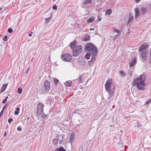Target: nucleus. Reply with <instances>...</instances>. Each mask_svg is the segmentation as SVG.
<instances>
[{"label": "nucleus", "mask_w": 151, "mask_h": 151, "mask_svg": "<svg viewBox=\"0 0 151 151\" xmlns=\"http://www.w3.org/2000/svg\"><path fill=\"white\" fill-rule=\"evenodd\" d=\"M146 76H139L135 78L133 81V86H136L139 90L144 91L145 90V85Z\"/></svg>", "instance_id": "obj_1"}, {"label": "nucleus", "mask_w": 151, "mask_h": 151, "mask_svg": "<svg viewBox=\"0 0 151 151\" xmlns=\"http://www.w3.org/2000/svg\"><path fill=\"white\" fill-rule=\"evenodd\" d=\"M77 42L74 41L71 42L70 46L71 48L73 51V55L74 57L77 56L81 53L83 49L82 46L80 45L77 46H75Z\"/></svg>", "instance_id": "obj_2"}, {"label": "nucleus", "mask_w": 151, "mask_h": 151, "mask_svg": "<svg viewBox=\"0 0 151 151\" xmlns=\"http://www.w3.org/2000/svg\"><path fill=\"white\" fill-rule=\"evenodd\" d=\"M149 45L146 43H144L139 47V51L141 52V56L144 60H146L147 58V52Z\"/></svg>", "instance_id": "obj_3"}, {"label": "nucleus", "mask_w": 151, "mask_h": 151, "mask_svg": "<svg viewBox=\"0 0 151 151\" xmlns=\"http://www.w3.org/2000/svg\"><path fill=\"white\" fill-rule=\"evenodd\" d=\"M85 50L88 51L91 53L98 52L97 49L92 44L88 43L86 44L85 48Z\"/></svg>", "instance_id": "obj_4"}, {"label": "nucleus", "mask_w": 151, "mask_h": 151, "mask_svg": "<svg viewBox=\"0 0 151 151\" xmlns=\"http://www.w3.org/2000/svg\"><path fill=\"white\" fill-rule=\"evenodd\" d=\"M112 79H110L107 80L105 84V88L107 91L111 90V85L112 83Z\"/></svg>", "instance_id": "obj_5"}, {"label": "nucleus", "mask_w": 151, "mask_h": 151, "mask_svg": "<svg viewBox=\"0 0 151 151\" xmlns=\"http://www.w3.org/2000/svg\"><path fill=\"white\" fill-rule=\"evenodd\" d=\"M61 58L64 61L69 62L71 60L72 58V56L70 54H65L62 55Z\"/></svg>", "instance_id": "obj_6"}, {"label": "nucleus", "mask_w": 151, "mask_h": 151, "mask_svg": "<svg viewBox=\"0 0 151 151\" xmlns=\"http://www.w3.org/2000/svg\"><path fill=\"white\" fill-rule=\"evenodd\" d=\"M44 106L41 103H40L37 106V109L36 112V115H39L40 113L43 111Z\"/></svg>", "instance_id": "obj_7"}, {"label": "nucleus", "mask_w": 151, "mask_h": 151, "mask_svg": "<svg viewBox=\"0 0 151 151\" xmlns=\"http://www.w3.org/2000/svg\"><path fill=\"white\" fill-rule=\"evenodd\" d=\"M44 88L45 90L47 92H48L50 89V83L48 81H46L44 83Z\"/></svg>", "instance_id": "obj_8"}, {"label": "nucleus", "mask_w": 151, "mask_h": 151, "mask_svg": "<svg viewBox=\"0 0 151 151\" xmlns=\"http://www.w3.org/2000/svg\"><path fill=\"white\" fill-rule=\"evenodd\" d=\"M140 11L142 15H145L147 13L148 10L146 8L141 7L140 8Z\"/></svg>", "instance_id": "obj_9"}, {"label": "nucleus", "mask_w": 151, "mask_h": 151, "mask_svg": "<svg viewBox=\"0 0 151 151\" xmlns=\"http://www.w3.org/2000/svg\"><path fill=\"white\" fill-rule=\"evenodd\" d=\"M57 137L58 138V140H59V144H61L62 143L64 139V137L62 135H58L57 136Z\"/></svg>", "instance_id": "obj_10"}, {"label": "nucleus", "mask_w": 151, "mask_h": 151, "mask_svg": "<svg viewBox=\"0 0 151 151\" xmlns=\"http://www.w3.org/2000/svg\"><path fill=\"white\" fill-rule=\"evenodd\" d=\"M135 18H137L140 15L139 10L138 8H136L135 9Z\"/></svg>", "instance_id": "obj_11"}, {"label": "nucleus", "mask_w": 151, "mask_h": 151, "mask_svg": "<svg viewBox=\"0 0 151 151\" xmlns=\"http://www.w3.org/2000/svg\"><path fill=\"white\" fill-rule=\"evenodd\" d=\"M97 52H96V53H91L92 56L91 58V61H94L96 60V56L97 55Z\"/></svg>", "instance_id": "obj_12"}, {"label": "nucleus", "mask_w": 151, "mask_h": 151, "mask_svg": "<svg viewBox=\"0 0 151 151\" xmlns=\"http://www.w3.org/2000/svg\"><path fill=\"white\" fill-rule=\"evenodd\" d=\"M136 63V60L135 58H134L133 60H131L130 64V67H133Z\"/></svg>", "instance_id": "obj_13"}, {"label": "nucleus", "mask_w": 151, "mask_h": 151, "mask_svg": "<svg viewBox=\"0 0 151 151\" xmlns=\"http://www.w3.org/2000/svg\"><path fill=\"white\" fill-rule=\"evenodd\" d=\"M49 14L50 15L49 17L45 18V22L46 24L47 23L49 22V20L51 19V17L52 15V13L51 12H50Z\"/></svg>", "instance_id": "obj_14"}, {"label": "nucleus", "mask_w": 151, "mask_h": 151, "mask_svg": "<svg viewBox=\"0 0 151 151\" xmlns=\"http://www.w3.org/2000/svg\"><path fill=\"white\" fill-rule=\"evenodd\" d=\"M109 93V97L108 99H109L111 97L113 96L114 95V91H107Z\"/></svg>", "instance_id": "obj_15"}, {"label": "nucleus", "mask_w": 151, "mask_h": 151, "mask_svg": "<svg viewBox=\"0 0 151 151\" xmlns=\"http://www.w3.org/2000/svg\"><path fill=\"white\" fill-rule=\"evenodd\" d=\"M7 85L6 84H4L1 87V93L4 92L7 87Z\"/></svg>", "instance_id": "obj_16"}, {"label": "nucleus", "mask_w": 151, "mask_h": 151, "mask_svg": "<svg viewBox=\"0 0 151 151\" xmlns=\"http://www.w3.org/2000/svg\"><path fill=\"white\" fill-rule=\"evenodd\" d=\"M55 151H66V150L63 147L61 146L55 149Z\"/></svg>", "instance_id": "obj_17"}, {"label": "nucleus", "mask_w": 151, "mask_h": 151, "mask_svg": "<svg viewBox=\"0 0 151 151\" xmlns=\"http://www.w3.org/2000/svg\"><path fill=\"white\" fill-rule=\"evenodd\" d=\"M72 84V82L71 81H68L65 83V85L67 86H70Z\"/></svg>", "instance_id": "obj_18"}, {"label": "nucleus", "mask_w": 151, "mask_h": 151, "mask_svg": "<svg viewBox=\"0 0 151 151\" xmlns=\"http://www.w3.org/2000/svg\"><path fill=\"white\" fill-rule=\"evenodd\" d=\"M133 16H132L131 14H130L129 15V20L128 21L127 24H129L132 22L133 20Z\"/></svg>", "instance_id": "obj_19"}, {"label": "nucleus", "mask_w": 151, "mask_h": 151, "mask_svg": "<svg viewBox=\"0 0 151 151\" xmlns=\"http://www.w3.org/2000/svg\"><path fill=\"white\" fill-rule=\"evenodd\" d=\"M53 142L54 145L57 146L58 142V139L57 138H55L53 140Z\"/></svg>", "instance_id": "obj_20"}, {"label": "nucleus", "mask_w": 151, "mask_h": 151, "mask_svg": "<svg viewBox=\"0 0 151 151\" xmlns=\"http://www.w3.org/2000/svg\"><path fill=\"white\" fill-rule=\"evenodd\" d=\"M91 55V53H87L86 55L85 56V58H86L87 59H88L90 58V57Z\"/></svg>", "instance_id": "obj_21"}, {"label": "nucleus", "mask_w": 151, "mask_h": 151, "mask_svg": "<svg viewBox=\"0 0 151 151\" xmlns=\"http://www.w3.org/2000/svg\"><path fill=\"white\" fill-rule=\"evenodd\" d=\"M20 108L19 107H17L16 109V111H14V114L17 115L19 114Z\"/></svg>", "instance_id": "obj_22"}, {"label": "nucleus", "mask_w": 151, "mask_h": 151, "mask_svg": "<svg viewBox=\"0 0 151 151\" xmlns=\"http://www.w3.org/2000/svg\"><path fill=\"white\" fill-rule=\"evenodd\" d=\"M112 13V10L111 9H109L107 10L106 14L110 15Z\"/></svg>", "instance_id": "obj_23"}, {"label": "nucleus", "mask_w": 151, "mask_h": 151, "mask_svg": "<svg viewBox=\"0 0 151 151\" xmlns=\"http://www.w3.org/2000/svg\"><path fill=\"white\" fill-rule=\"evenodd\" d=\"M91 2V0H86L83 2V4L85 5V4H88L90 3Z\"/></svg>", "instance_id": "obj_24"}, {"label": "nucleus", "mask_w": 151, "mask_h": 151, "mask_svg": "<svg viewBox=\"0 0 151 151\" xmlns=\"http://www.w3.org/2000/svg\"><path fill=\"white\" fill-rule=\"evenodd\" d=\"M74 138V135L73 134H71L70 136V142L72 141Z\"/></svg>", "instance_id": "obj_25"}, {"label": "nucleus", "mask_w": 151, "mask_h": 151, "mask_svg": "<svg viewBox=\"0 0 151 151\" xmlns=\"http://www.w3.org/2000/svg\"><path fill=\"white\" fill-rule=\"evenodd\" d=\"M90 40V38L88 36H86V37H85L83 38V41H88Z\"/></svg>", "instance_id": "obj_26"}, {"label": "nucleus", "mask_w": 151, "mask_h": 151, "mask_svg": "<svg viewBox=\"0 0 151 151\" xmlns=\"http://www.w3.org/2000/svg\"><path fill=\"white\" fill-rule=\"evenodd\" d=\"M9 104V102H7L6 103L4 106L2 110L4 111V109L6 108L7 106Z\"/></svg>", "instance_id": "obj_27"}, {"label": "nucleus", "mask_w": 151, "mask_h": 151, "mask_svg": "<svg viewBox=\"0 0 151 151\" xmlns=\"http://www.w3.org/2000/svg\"><path fill=\"white\" fill-rule=\"evenodd\" d=\"M94 19V18L93 17H91L87 21V22H92Z\"/></svg>", "instance_id": "obj_28"}, {"label": "nucleus", "mask_w": 151, "mask_h": 151, "mask_svg": "<svg viewBox=\"0 0 151 151\" xmlns=\"http://www.w3.org/2000/svg\"><path fill=\"white\" fill-rule=\"evenodd\" d=\"M113 30L115 32L117 33H120V31L119 30L117 29L115 27L113 28Z\"/></svg>", "instance_id": "obj_29"}, {"label": "nucleus", "mask_w": 151, "mask_h": 151, "mask_svg": "<svg viewBox=\"0 0 151 151\" xmlns=\"http://www.w3.org/2000/svg\"><path fill=\"white\" fill-rule=\"evenodd\" d=\"M93 61H92L91 60H90L88 62V65L90 66H91L93 65Z\"/></svg>", "instance_id": "obj_30"}, {"label": "nucleus", "mask_w": 151, "mask_h": 151, "mask_svg": "<svg viewBox=\"0 0 151 151\" xmlns=\"http://www.w3.org/2000/svg\"><path fill=\"white\" fill-rule=\"evenodd\" d=\"M81 76H80L79 78L76 79V80L78 81L80 83L82 82Z\"/></svg>", "instance_id": "obj_31"}, {"label": "nucleus", "mask_w": 151, "mask_h": 151, "mask_svg": "<svg viewBox=\"0 0 151 151\" xmlns=\"http://www.w3.org/2000/svg\"><path fill=\"white\" fill-rule=\"evenodd\" d=\"M50 13H49L48 12L46 11L45 13V14H46L45 16V17L46 18L47 17H50V15L49 14Z\"/></svg>", "instance_id": "obj_32"}, {"label": "nucleus", "mask_w": 151, "mask_h": 151, "mask_svg": "<svg viewBox=\"0 0 151 151\" xmlns=\"http://www.w3.org/2000/svg\"><path fill=\"white\" fill-rule=\"evenodd\" d=\"M22 88L19 87L18 88L17 92L19 94H21L22 93Z\"/></svg>", "instance_id": "obj_33"}, {"label": "nucleus", "mask_w": 151, "mask_h": 151, "mask_svg": "<svg viewBox=\"0 0 151 151\" xmlns=\"http://www.w3.org/2000/svg\"><path fill=\"white\" fill-rule=\"evenodd\" d=\"M54 81L55 84L56 85L58 83V80L56 78H55L54 79Z\"/></svg>", "instance_id": "obj_34"}, {"label": "nucleus", "mask_w": 151, "mask_h": 151, "mask_svg": "<svg viewBox=\"0 0 151 151\" xmlns=\"http://www.w3.org/2000/svg\"><path fill=\"white\" fill-rule=\"evenodd\" d=\"M142 126V125L138 122L137 123V124L135 126V127L137 128H139Z\"/></svg>", "instance_id": "obj_35"}, {"label": "nucleus", "mask_w": 151, "mask_h": 151, "mask_svg": "<svg viewBox=\"0 0 151 151\" xmlns=\"http://www.w3.org/2000/svg\"><path fill=\"white\" fill-rule=\"evenodd\" d=\"M151 102V100L150 99H149L148 100H147V101H146L145 104L146 105H147L149 104L150 102Z\"/></svg>", "instance_id": "obj_36"}, {"label": "nucleus", "mask_w": 151, "mask_h": 151, "mask_svg": "<svg viewBox=\"0 0 151 151\" xmlns=\"http://www.w3.org/2000/svg\"><path fill=\"white\" fill-rule=\"evenodd\" d=\"M119 74L121 76H124L125 75L124 72L122 71H120Z\"/></svg>", "instance_id": "obj_37"}, {"label": "nucleus", "mask_w": 151, "mask_h": 151, "mask_svg": "<svg viewBox=\"0 0 151 151\" xmlns=\"http://www.w3.org/2000/svg\"><path fill=\"white\" fill-rule=\"evenodd\" d=\"M7 36H5L3 38V40L4 41H6L7 40Z\"/></svg>", "instance_id": "obj_38"}, {"label": "nucleus", "mask_w": 151, "mask_h": 151, "mask_svg": "<svg viewBox=\"0 0 151 151\" xmlns=\"http://www.w3.org/2000/svg\"><path fill=\"white\" fill-rule=\"evenodd\" d=\"M119 35V34H118L116 36H115L113 38V40H116L118 36Z\"/></svg>", "instance_id": "obj_39"}, {"label": "nucleus", "mask_w": 151, "mask_h": 151, "mask_svg": "<svg viewBox=\"0 0 151 151\" xmlns=\"http://www.w3.org/2000/svg\"><path fill=\"white\" fill-rule=\"evenodd\" d=\"M13 121V119L12 118H10L9 119H8V122L9 123H11V122Z\"/></svg>", "instance_id": "obj_40"}, {"label": "nucleus", "mask_w": 151, "mask_h": 151, "mask_svg": "<svg viewBox=\"0 0 151 151\" xmlns=\"http://www.w3.org/2000/svg\"><path fill=\"white\" fill-rule=\"evenodd\" d=\"M8 31L9 33H11L12 32L13 30L12 28H9L8 29Z\"/></svg>", "instance_id": "obj_41"}, {"label": "nucleus", "mask_w": 151, "mask_h": 151, "mask_svg": "<svg viewBox=\"0 0 151 151\" xmlns=\"http://www.w3.org/2000/svg\"><path fill=\"white\" fill-rule=\"evenodd\" d=\"M57 6L56 5L54 6H52V8L54 10H55L57 9Z\"/></svg>", "instance_id": "obj_42"}, {"label": "nucleus", "mask_w": 151, "mask_h": 151, "mask_svg": "<svg viewBox=\"0 0 151 151\" xmlns=\"http://www.w3.org/2000/svg\"><path fill=\"white\" fill-rule=\"evenodd\" d=\"M7 99H4L3 101H2V103L3 104H4L5 103H6V102L7 101Z\"/></svg>", "instance_id": "obj_43"}, {"label": "nucleus", "mask_w": 151, "mask_h": 151, "mask_svg": "<svg viewBox=\"0 0 151 151\" xmlns=\"http://www.w3.org/2000/svg\"><path fill=\"white\" fill-rule=\"evenodd\" d=\"M4 111L2 110L1 111L0 113V118L2 116L3 114V113Z\"/></svg>", "instance_id": "obj_44"}, {"label": "nucleus", "mask_w": 151, "mask_h": 151, "mask_svg": "<svg viewBox=\"0 0 151 151\" xmlns=\"http://www.w3.org/2000/svg\"><path fill=\"white\" fill-rule=\"evenodd\" d=\"M17 130L19 131H20L22 130V128L20 127H18L17 128Z\"/></svg>", "instance_id": "obj_45"}, {"label": "nucleus", "mask_w": 151, "mask_h": 151, "mask_svg": "<svg viewBox=\"0 0 151 151\" xmlns=\"http://www.w3.org/2000/svg\"><path fill=\"white\" fill-rule=\"evenodd\" d=\"M33 34V32H31L30 33H29V35L30 36V37H31L32 35V34Z\"/></svg>", "instance_id": "obj_46"}, {"label": "nucleus", "mask_w": 151, "mask_h": 151, "mask_svg": "<svg viewBox=\"0 0 151 151\" xmlns=\"http://www.w3.org/2000/svg\"><path fill=\"white\" fill-rule=\"evenodd\" d=\"M7 134H6V131H5L4 134V137H5L6 136Z\"/></svg>", "instance_id": "obj_47"}, {"label": "nucleus", "mask_w": 151, "mask_h": 151, "mask_svg": "<svg viewBox=\"0 0 151 151\" xmlns=\"http://www.w3.org/2000/svg\"><path fill=\"white\" fill-rule=\"evenodd\" d=\"M136 3H138L139 2L140 0H135Z\"/></svg>", "instance_id": "obj_48"}, {"label": "nucleus", "mask_w": 151, "mask_h": 151, "mask_svg": "<svg viewBox=\"0 0 151 151\" xmlns=\"http://www.w3.org/2000/svg\"><path fill=\"white\" fill-rule=\"evenodd\" d=\"M42 117H45L46 116V115L44 114L42 115Z\"/></svg>", "instance_id": "obj_49"}, {"label": "nucleus", "mask_w": 151, "mask_h": 151, "mask_svg": "<svg viewBox=\"0 0 151 151\" xmlns=\"http://www.w3.org/2000/svg\"><path fill=\"white\" fill-rule=\"evenodd\" d=\"M94 30V28H91L90 29V30L91 31V30Z\"/></svg>", "instance_id": "obj_50"}, {"label": "nucleus", "mask_w": 151, "mask_h": 151, "mask_svg": "<svg viewBox=\"0 0 151 151\" xmlns=\"http://www.w3.org/2000/svg\"><path fill=\"white\" fill-rule=\"evenodd\" d=\"M150 58L151 62V50L150 53Z\"/></svg>", "instance_id": "obj_51"}, {"label": "nucleus", "mask_w": 151, "mask_h": 151, "mask_svg": "<svg viewBox=\"0 0 151 151\" xmlns=\"http://www.w3.org/2000/svg\"><path fill=\"white\" fill-rule=\"evenodd\" d=\"M29 68H28L27 69V72L29 70Z\"/></svg>", "instance_id": "obj_52"}, {"label": "nucleus", "mask_w": 151, "mask_h": 151, "mask_svg": "<svg viewBox=\"0 0 151 151\" xmlns=\"http://www.w3.org/2000/svg\"><path fill=\"white\" fill-rule=\"evenodd\" d=\"M2 9V8H0V11H1Z\"/></svg>", "instance_id": "obj_53"}, {"label": "nucleus", "mask_w": 151, "mask_h": 151, "mask_svg": "<svg viewBox=\"0 0 151 151\" xmlns=\"http://www.w3.org/2000/svg\"><path fill=\"white\" fill-rule=\"evenodd\" d=\"M8 98V96H7L6 98L5 99H6L7 100V99Z\"/></svg>", "instance_id": "obj_54"}, {"label": "nucleus", "mask_w": 151, "mask_h": 151, "mask_svg": "<svg viewBox=\"0 0 151 151\" xmlns=\"http://www.w3.org/2000/svg\"><path fill=\"white\" fill-rule=\"evenodd\" d=\"M5 73H6V72H5V73L3 74V75H6L7 74H5Z\"/></svg>", "instance_id": "obj_55"}, {"label": "nucleus", "mask_w": 151, "mask_h": 151, "mask_svg": "<svg viewBox=\"0 0 151 151\" xmlns=\"http://www.w3.org/2000/svg\"><path fill=\"white\" fill-rule=\"evenodd\" d=\"M10 96V94H8V95H7V96Z\"/></svg>", "instance_id": "obj_56"}, {"label": "nucleus", "mask_w": 151, "mask_h": 151, "mask_svg": "<svg viewBox=\"0 0 151 151\" xmlns=\"http://www.w3.org/2000/svg\"><path fill=\"white\" fill-rule=\"evenodd\" d=\"M140 76H144L143 74L141 75Z\"/></svg>", "instance_id": "obj_57"}, {"label": "nucleus", "mask_w": 151, "mask_h": 151, "mask_svg": "<svg viewBox=\"0 0 151 151\" xmlns=\"http://www.w3.org/2000/svg\"><path fill=\"white\" fill-rule=\"evenodd\" d=\"M33 58H32V59L31 60H33Z\"/></svg>", "instance_id": "obj_58"}, {"label": "nucleus", "mask_w": 151, "mask_h": 151, "mask_svg": "<svg viewBox=\"0 0 151 151\" xmlns=\"http://www.w3.org/2000/svg\"><path fill=\"white\" fill-rule=\"evenodd\" d=\"M110 127H111V125H110Z\"/></svg>", "instance_id": "obj_59"}, {"label": "nucleus", "mask_w": 151, "mask_h": 151, "mask_svg": "<svg viewBox=\"0 0 151 151\" xmlns=\"http://www.w3.org/2000/svg\"><path fill=\"white\" fill-rule=\"evenodd\" d=\"M101 19H99V21H101Z\"/></svg>", "instance_id": "obj_60"}]
</instances>
